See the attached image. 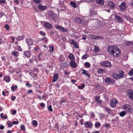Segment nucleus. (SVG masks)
Listing matches in <instances>:
<instances>
[{
    "label": "nucleus",
    "instance_id": "obj_27",
    "mask_svg": "<svg viewBox=\"0 0 133 133\" xmlns=\"http://www.w3.org/2000/svg\"><path fill=\"white\" fill-rule=\"evenodd\" d=\"M94 51L96 53H97L100 51V50L99 49L98 47L97 46H95V49Z\"/></svg>",
    "mask_w": 133,
    "mask_h": 133
},
{
    "label": "nucleus",
    "instance_id": "obj_34",
    "mask_svg": "<svg viewBox=\"0 0 133 133\" xmlns=\"http://www.w3.org/2000/svg\"><path fill=\"white\" fill-rule=\"evenodd\" d=\"M114 103V100H112V101H111V102L110 103V105L111 107L114 108L116 107V105H115V104Z\"/></svg>",
    "mask_w": 133,
    "mask_h": 133
},
{
    "label": "nucleus",
    "instance_id": "obj_45",
    "mask_svg": "<svg viewBox=\"0 0 133 133\" xmlns=\"http://www.w3.org/2000/svg\"><path fill=\"white\" fill-rule=\"evenodd\" d=\"M5 15V16H6V15L5 14L4 12H3L2 11H0V17L1 18L2 16Z\"/></svg>",
    "mask_w": 133,
    "mask_h": 133
},
{
    "label": "nucleus",
    "instance_id": "obj_24",
    "mask_svg": "<svg viewBox=\"0 0 133 133\" xmlns=\"http://www.w3.org/2000/svg\"><path fill=\"white\" fill-rule=\"evenodd\" d=\"M128 94L129 96H130L133 95V90L131 89H129L127 91Z\"/></svg>",
    "mask_w": 133,
    "mask_h": 133
},
{
    "label": "nucleus",
    "instance_id": "obj_1",
    "mask_svg": "<svg viewBox=\"0 0 133 133\" xmlns=\"http://www.w3.org/2000/svg\"><path fill=\"white\" fill-rule=\"evenodd\" d=\"M108 50L110 54L115 57H117L121 54L120 49L116 46L109 45L108 48Z\"/></svg>",
    "mask_w": 133,
    "mask_h": 133
},
{
    "label": "nucleus",
    "instance_id": "obj_18",
    "mask_svg": "<svg viewBox=\"0 0 133 133\" xmlns=\"http://www.w3.org/2000/svg\"><path fill=\"white\" fill-rule=\"evenodd\" d=\"M75 61H71L70 62V66L73 68H75L77 66V63Z\"/></svg>",
    "mask_w": 133,
    "mask_h": 133
},
{
    "label": "nucleus",
    "instance_id": "obj_38",
    "mask_svg": "<svg viewBox=\"0 0 133 133\" xmlns=\"http://www.w3.org/2000/svg\"><path fill=\"white\" fill-rule=\"evenodd\" d=\"M49 51L50 52H52L54 51V48L53 46H49Z\"/></svg>",
    "mask_w": 133,
    "mask_h": 133
},
{
    "label": "nucleus",
    "instance_id": "obj_40",
    "mask_svg": "<svg viewBox=\"0 0 133 133\" xmlns=\"http://www.w3.org/2000/svg\"><path fill=\"white\" fill-rule=\"evenodd\" d=\"M128 74L130 76H132L133 75V69H132L130 70L128 72Z\"/></svg>",
    "mask_w": 133,
    "mask_h": 133
},
{
    "label": "nucleus",
    "instance_id": "obj_26",
    "mask_svg": "<svg viewBox=\"0 0 133 133\" xmlns=\"http://www.w3.org/2000/svg\"><path fill=\"white\" fill-rule=\"evenodd\" d=\"M101 125V124L97 122H96L95 124V126L96 128H99L100 127Z\"/></svg>",
    "mask_w": 133,
    "mask_h": 133
},
{
    "label": "nucleus",
    "instance_id": "obj_42",
    "mask_svg": "<svg viewBox=\"0 0 133 133\" xmlns=\"http://www.w3.org/2000/svg\"><path fill=\"white\" fill-rule=\"evenodd\" d=\"M88 57V55L87 54H85L82 56V59H86Z\"/></svg>",
    "mask_w": 133,
    "mask_h": 133
},
{
    "label": "nucleus",
    "instance_id": "obj_44",
    "mask_svg": "<svg viewBox=\"0 0 133 133\" xmlns=\"http://www.w3.org/2000/svg\"><path fill=\"white\" fill-rule=\"evenodd\" d=\"M39 33L40 35H42L43 36H44L46 35L44 31H41Z\"/></svg>",
    "mask_w": 133,
    "mask_h": 133
},
{
    "label": "nucleus",
    "instance_id": "obj_2",
    "mask_svg": "<svg viewBox=\"0 0 133 133\" xmlns=\"http://www.w3.org/2000/svg\"><path fill=\"white\" fill-rule=\"evenodd\" d=\"M124 75V73L123 71L119 70L118 74L116 73H114L112 74V76L114 78L118 79L123 78Z\"/></svg>",
    "mask_w": 133,
    "mask_h": 133
},
{
    "label": "nucleus",
    "instance_id": "obj_16",
    "mask_svg": "<svg viewBox=\"0 0 133 133\" xmlns=\"http://www.w3.org/2000/svg\"><path fill=\"white\" fill-rule=\"evenodd\" d=\"M38 8L39 9L42 11L45 10L47 8L46 6H43L41 4L38 5Z\"/></svg>",
    "mask_w": 133,
    "mask_h": 133
},
{
    "label": "nucleus",
    "instance_id": "obj_9",
    "mask_svg": "<svg viewBox=\"0 0 133 133\" xmlns=\"http://www.w3.org/2000/svg\"><path fill=\"white\" fill-rule=\"evenodd\" d=\"M34 62L35 63L37 64L38 63V61L36 59L35 57V55H33L32 57L30 59L29 62L31 63H33Z\"/></svg>",
    "mask_w": 133,
    "mask_h": 133
},
{
    "label": "nucleus",
    "instance_id": "obj_28",
    "mask_svg": "<svg viewBox=\"0 0 133 133\" xmlns=\"http://www.w3.org/2000/svg\"><path fill=\"white\" fill-rule=\"evenodd\" d=\"M70 44H73L74 45L76 44L77 43L76 41L73 39H71V40H70Z\"/></svg>",
    "mask_w": 133,
    "mask_h": 133
},
{
    "label": "nucleus",
    "instance_id": "obj_25",
    "mask_svg": "<svg viewBox=\"0 0 133 133\" xmlns=\"http://www.w3.org/2000/svg\"><path fill=\"white\" fill-rule=\"evenodd\" d=\"M84 65L87 68H89L90 67L91 65L89 62H87L84 64Z\"/></svg>",
    "mask_w": 133,
    "mask_h": 133
},
{
    "label": "nucleus",
    "instance_id": "obj_50",
    "mask_svg": "<svg viewBox=\"0 0 133 133\" xmlns=\"http://www.w3.org/2000/svg\"><path fill=\"white\" fill-rule=\"evenodd\" d=\"M42 54L41 53H40L38 56V59L39 60H41V56H42Z\"/></svg>",
    "mask_w": 133,
    "mask_h": 133
},
{
    "label": "nucleus",
    "instance_id": "obj_22",
    "mask_svg": "<svg viewBox=\"0 0 133 133\" xmlns=\"http://www.w3.org/2000/svg\"><path fill=\"white\" fill-rule=\"evenodd\" d=\"M96 2L97 4L102 5H103L104 4V2L103 0H96Z\"/></svg>",
    "mask_w": 133,
    "mask_h": 133
},
{
    "label": "nucleus",
    "instance_id": "obj_57",
    "mask_svg": "<svg viewBox=\"0 0 133 133\" xmlns=\"http://www.w3.org/2000/svg\"><path fill=\"white\" fill-rule=\"evenodd\" d=\"M26 85L28 87H30L31 86V84H30L29 82H28L26 84Z\"/></svg>",
    "mask_w": 133,
    "mask_h": 133
},
{
    "label": "nucleus",
    "instance_id": "obj_7",
    "mask_svg": "<svg viewBox=\"0 0 133 133\" xmlns=\"http://www.w3.org/2000/svg\"><path fill=\"white\" fill-rule=\"evenodd\" d=\"M48 15L49 17L53 19H56L57 17L55 13L51 11H49Z\"/></svg>",
    "mask_w": 133,
    "mask_h": 133
},
{
    "label": "nucleus",
    "instance_id": "obj_10",
    "mask_svg": "<svg viewBox=\"0 0 133 133\" xmlns=\"http://www.w3.org/2000/svg\"><path fill=\"white\" fill-rule=\"evenodd\" d=\"M119 7L122 11H124L126 9V4L124 2L122 3Z\"/></svg>",
    "mask_w": 133,
    "mask_h": 133
},
{
    "label": "nucleus",
    "instance_id": "obj_54",
    "mask_svg": "<svg viewBox=\"0 0 133 133\" xmlns=\"http://www.w3.org/2000/svg\"><path fill=\"white\" fill-rule=\"evenodd\" d=\"M19 123L18 122V121H13L12 122V124L13 125V124H18Z\"/></svg>",
    "mask_w": 133,
    "mask_h": 133
},
{
    "label": "nucleus",
    "instance_id": "obj_8",
    "mask_svg": "<svg viewBox=\"0 0 133 133\" xmlns=\"http://www.w3.org/2000/svg\"><path fill=\"white\" fill-rule=\"evenodd\" d=\"M55 27L56 29L59 30L60 31H62L63 32H66L67 31V29H65L64 28L58 24L56 25Z\"/></svg>",
    "mask_w": 133,
    "mask_h": 133
},
{
    "label": "nucleus",
    "instance_id": "obj_13",
    "mask_svg": "<svg viewBox=\"0 0 133 133\" xmlns=\"http://www.w3.org/2000/svg\"><path fill=\"white\" fill-rule=\"evenodd\" d=\"M43 24L45 27L47 28L50 29L52 28V25L51 24H50L49 22H46L44 23Z\"/></svg>",
    "mask_w": 133,
    "mask_h": 133
},
{
    "label": "nucleus",
    "instance_id": "obj_61",
    "mask_svg": "<svg viewBox=\"0 0 133 133\" xmlns=\"http://www.w3.org/2000/svg\"><path fill=\"white\" fill-rule=\"evenodd\" d=\"M32 90H29L27 92V94H29L30 93L32 92Z\"/></svg>",
    "mask_w": 133,
    "mask_h": 133
},
{
    "label": "nucleus",
    "instance_id": "obj_47",
    "mask_svg": "<svg viewBox=\"0 0 133 133\" xmlns=\"http://www.w3.org/2000/svg\"><path fill=\"white\" fill-rule=\"evenodd\" d=\"M48 110L49 111H53V110L52 109V106L51 105L49 106L48 108Z\"/></svg>",
    "mask_w": 133,
    "mask_h": 133
},
{
    "label": "nucleus",
    "instance_id": "obj_46",
    "mask_svg": "<svg viewBox=\"0 0 133 133\" xmlns=\"http://www.w3.org/2000/svg\"><path fill=\"white\" fill-rule=\"evenodd\" d=\"M66 101V100L65 99H62L60 101L59 104L62 105L63 104V103H65Z\"/></svg>",
    "mask_w": 133,
    "mask_h": 133
},
{
    "label": "nucleus",
    "instance_id": "obj_12",
    "mask_svg": "<svg viewBox=\"0 0 133 133\" xmlns=\"http://www.w3.org/2000/svg\"><path fill=\"white\" fill-rule=\"evenodd\" d=\"M84 125L87 128H92L93 126L92 124L90 122H86L84 123Z\"/></svg>",
    "mask_w": 133,
    "mask_h": 133
},
{
    "label": "nucleus",
    "instance_id": "obj_21",
    "mask_svg": "<svg viewBox=\"0 0 133 133\" xmlns=\"http://www.w3.org/2000/svg\"><path fill=\"white\" fill-rule=\"evenodd\" d=\"M68 57L71 61L75 60V58L74 56L72 54H70L68 56Z\"/></svg>",
    "mask_w": 133,
    "mask_h": 133
},
{
    "label": "nucleus",
    "instance_id": "obj_37",
    "mask_svg": "<svg viewBox=\"0 0 133 133\" xmlns=\"http://www.w3.org/2000/svg\"><path fill=\"white\" fill-rule=\"evenodd\" d=\"M104 109L105 111L107 112L108 113L110 114V112L111 111V109L110 108L107 107L105 108Z\"/></svg>",
    "mask_w": 133,
    "mask_h": 133
},
{
    "label": "nucleus",
    "instance_id": "obj_17",
    "mask_svg": "<svg viewBox=\"0 0 133 133\" xmlns=\"http://www.w3.org/2000/svg\"><path fill=\"white\" fill-rule=\"evenodd\" d=\"M58 78V74L56 73L54 74L53 78L52 80V82L53 83L56 82Z\"/></svg>",
    "mask_w": 133,
    "mask_h": 133
},
{
    "label": "nucleus",
    "instance_id": "obj_62",
    "mask_svg": "<svg viewBox=\"0 0 133 133\" xmlns=\"http://www.w3.org/2000/svg\"><path fill=\"white\" fill-rule=\"evenodd\" d=\"M74 47L75 48H78V44H77V43H76V44H75V45H74Z\"/></svg>",
    "mask_w": 133,
    "mask_h": 133
},
{
    "label": "nucleus",
    "instance_id": "obj_19",
    "mask_svg": "<svg viewBox=\"0 0 133 133\" xmlns=\"http://www.w3.org/2000/svg\"><path fill=\"white\" fill-rule=\"evenodd\" d=\"M108 4L109 6L112 8H114L115 7V5L114 3L111 1H108Z\"/></svg>",
    "mask_w": 133,
    "mask_h": 133
},
{
    "label": "nucleus",
    "instance_id": "obj_15",
    "mask_svg": "<svg viewBox=\"0 0 133 133\" xmlns=\"http://www.w3.org/2000/svg\"><path fill=\"white\" fill-rule=\"evenodd\" d=\"M114 18L117 21V22H123L122 20V18L120 16H119L115 14L114 15Z\"/></svg>",
    "mask_w": 133,
    "mask_h": 133
},
{
    "label": "nucleus",
    "instance_id": "obj_53",
    "mask_svg": "<svg viewBox=\"0 0 133 133\" xmlns=\"http://www.w3.org/2000/svg\"><path fill=\"white\" fill-rule=\"evenodd\" d=\"M100 98V97L99 96H96L95 98V99L96 101H98Z\"/></svg>",
    "mask_w": 133,
    "mask_h": 133
},
{
    "label": "nucleus",
    "instance_id": "obj_32",
    "mask_svg": "<svg viewBox=\"0 0 133 133\" xmlns=\"http://www.w3.org/2000/svg\"><path fill=\"white\" fill-rule=\"evenodd\" d=\"M4 80L6 81L7 82H9L10 81L9 76H6L4 77Z\"/></svg>",
    "mask_w": 133,
    "mask_h": 133
},
{
    "label": "nucleus",
    "instance_id": "obj_35",
    "mask_svg": "<svg viewBox=\"0 0 133 133\" xmlns=\"http://www.w3.org/2000/svg\"><path fill=\"white\" fill-rule=\"evenodd\" d=\"M85 87V85L84 83L81 84V85L78 86V88L81 89H82Z\"/></svg>",
    "mask_w": 133,
    "mask_h": 133
},
{
    "label": "nucleus",
    "instance_id": "obj_58",
    "mask_svg": "<svg viewBox=\"0 0 133 133\" xmlns=\"http://www.w3.org/2000/svg\"><path fill=\"white\" fill-rule=\"evenodd\" d=\"M4 43V41L2 39L0 38V44H2V43Z\"/></svg>",
    "mask_w": 133,
    "mask_h": 133
},
{
    "label": "nucleus",
    "instance_id": "obj_36",
    "mask_svg": "<svg viewBox=\"0 0 133 133\" xmlns=\"http://www.w3.org/2000/svg\"><path fill=\"white\" fill-rule=\"evenodd\" d=\"M70 4L74 8L76 7V3L74 2H71L70 3Z\"/></svg>",
    "mask_w": 133,
    "mask_h": 133
},
{
    "label": "nucleus",
    "instance_id": "obj_4",
    "mask_svg": "<svg viewBox=\"0 0 133 133\" xmlns=\"http://www.w3.org/2000/svg\"><path fill=\"white\" fill-rule=\"evenodd\" d=\"M105 82L108 84L112 85L115 82V81L110 77H107L104 80Z\"/></svg>",
    "mask_w": 133,
    "mask_h": 133
},
{
    "label": "nucleus",
    "instance_id": "obj_60",
    "mask_svg": "<svg viewBox=\"0 0 133 133\" xmlns=\"http://www.w3.org/2000/svg\"><path fill=\"white\" fill-rule=\"evenodd\" d=\"M4 127L2 124L0 125V129L1 130H3L4 129Z\"/></svg>",
    "mask_w": 133,
    "mask_h": 133
},
{
    "label": "nucleus",
    "instance_id": "obj_39",
    "mask_svg": "<svg viewBox=\"0 0 133 133\" xmlns=\"http://www.w3.org/2000/svg\"><path fill=\"white\" fill-rule=\"evenodd\" d=\"M41 40L42 41H44L46 42H47L48 41V39L46 37L41 38Z\"/></svg>",
    "mask_w": 133,
    "mask_h": 133
},
{
    "label": "nucleus",
    "instance_id": "obj_6",
    "mask_svg": "<svg viewBox=\"0 0 133 133\" xmlns=\"http://www.w3.org/2000/svg\"><path fill=\"white\" fill-rule=\"evenodd\" d=\"M75 21L77 24H78L80 25H83L84 24V23L83 20L78 17H76L75 18Z\"/></svg>",
    "mask_w": 133,
    "mask_h": 133
},
{
    "label": "nucleus",
    "instance_id": "obj_5",
    "mask_svg": "<svg viewBox=\"0 0 133 133\" xmlns=\"http://www.w3.org/2000/svg\"><path fill=\"white\" fill-rule=\"evenodd\" d=\"M101 64L102 66L107 68L111 66V63L108 61L101 62Z\"/></svg>",
    "mask_w": 133,
    "mask_h": 133
},
{
    "label": "nucleus",
    "instance_id": "obj_29",
    "mask_svg": "<svg viewBox=\"0 0 133 133\" xmlns=\"http://www.w3.org/2000/svg\"><path fill=\"white\" fill-rule=\"evenodd\" d=\"M125 44L128 46L131 45H132L133 44V42H132L131 41H127L125 42Z\"/></svg>",
    "mask_w": 133,
    "mask_h": 133
},
{
    "label": "nucleus",
    "instance_id": "obj_3",
    "mask_svg": "<svg viewBox=\"0 0 133 133\" xmlns=\"http://www.w3.org/2000/svg\"><path fill=\"white\" fill-rule=\"evenodd\" d=\"M122 108L125 110L127 113H129V114H131L132 112V111L131 110L130 106L127 104H125L123 106Z\"/></svg>",
    "mask_w": 133,
    "mask_h": 133
},
{
    "label": "nucleus",
    "instance_id": "obj_14",
    "mask_svg": "<svg viewBox=\"0 0 133 133\" xmlns=\"http://www.w3.org/2000/svg\"><path fill=\"white\" fill-rule=\"evenodd\" d=\"M23 54L25 56L28 58H30L31 55L30 51L28 50L24 51Z\"/></svg>",
    "mask_w": 133,
    "mask_h": 133
},
{
    "label": "nucleus",
    "instance_id": "obj_20",
    "mask_svg": "<svg viewBox=\"0 0 133 133\" xmlns=\"http://www.w3.org/2000/svg\"><path fill=\"white\" fill-rule=\"evenodd\" d=\"M91 38L92 39H97L100 38L101 39H102V36H96L93 35H91Z\"/></svg>",
    "mask_w": 133,
    "mask_h": 133
},
{
    "label": "nucleus",
    "instance_id": "obj_23",
    "mask_svg": "<svg viewBox=\"0 0 133 133\" xmlns=\"http://www.w3.org/2000/svg\"><path fill=\"white\" fill-rule=\"evenodd\" d=\"M24 37V35H23L22 36H18L16 38V39L18 41H20L23 40Z\"/></svg>",
    "mask_w": 133,
    "mask_h": 133
},
{
    "label": "nucleus",
    "instance_id": "obj_64",
    "mask_svg": "<svg viewBox=\"0 0 133 133\" xmlns=\"http://www.w3.org/2000/svg\"><path fill=\"white\" fill-rule=\"evenodd\" d=\"M40 105L42 107H44L45 106L44 104L43 103H41L40 104Z\"/></svg>",
    "mask_w": 133,
    "mask_h": 133
},
{
    "label": "nucleus",
    "instance_id": "obj_63",
    "mask_svg": "<svg viewBox=\"0 0 133 133\" xmlns=\"http://www.w3.org/2000/svg\"><path fill=\"white\" fill-rule=\"evenodd\" d=\"M16 98L15 96L12 97H11V100L12 101H14Z\"/></svg>",
    "mask_w": 133,
    "mask_h": 133
},
{
    "label": "nucleus",
    "instance_id": "obj_55",
    "mask_svg": "<svg viewBox=\"0 0 133 133\" xmlns=\"http://www.w3.org/2000/svg\"><path fill=\"white\" fill-rule=\"evenodd\" d=\"M114 103L115 104V105H116V104H117L118 103V101L116 99H114Z\"/></svg>",
    "mask_w": 133,
    "mask_h": 133
},
{
    "label": "nucleus",
    "instance_id": "obj_52",
    "mask_svg": "<svg viewBox=\"0 0 133 133\" xmlns=\"http://www.w3.org/2000/svg\"><path fill=\"white\" fill-rule=\"evenodd\" d=\"M17 49L19 51H21L22 50V49L21 48L20 46H18L17 47Z\"/></svg>",
    "mask_w": 133,
    "mask_h": 133
},
{
    "label": "nucleus",
    "instance_id": "obj_33",
    "mask_svg": "<svg viewBox=\"0 0 133 133\" xmlns=\"http://www.w3.org/2000/svg\"><path fill=\"white\" fill-rule=\"evenodd\" d=\"M11 54L14 56L17 57L18 55V52L16 51H13L11 52Z\"/></svg>",
    "mask_w": 133,
    "mask_h": 133
},
{
    "label": "nucleus",
    "instance_id": "obj_51",
    "mask_svg": "<svg viewBox=\"0 0 133 133\" xmlns=\"http://www.w3.org/2000/svg\"><path fill=\"white\" fill-rule=\"evenodd\" d=\"M5 0H0V4H1L2 3L4 4L5 2Z\"/></svg>",
    "mask_w": 133,
    "mask_h": 133
},
{
    "label": "nucleus",
    "instance_id": "obj_31",
    "mask_svg": "<svg viewBox=\"0 0 133 133\" xmlns=\"http://www.w3.org/2000/svg\"><path fill=\"white\" fill-rule=\"evenodd\" d=\"M126 114V112L124 111H122L119 114L120 116L122 117L125 116Z\"/></svg>",
    "mask_w": 133,
    "mask_h": 133
},
{
    "label": "nucleus",
    "instance_id": "obj_43",
    "mask_svg": "<svg viewBox=\"0 0 133 133\" xmlns=\"http://www.w3.org/2000/svg\"><path fill=\"white\" fill-rule=\"evenodd\" d=\"M33 1L35 2V4H39L41 2V0H33Z\"/></svg>",
    "mask_w": 133,
    "mask_h": 133
},
{
    "label": "nucleus",
    "instance_id": "obj_11",
    "mask_svg": "<svg viewBox=\"0 0 133 133\" xmlns=\"http://www.w3.org/2000/svg\"><path fill=\"white\" fill-rule=\"evenodd\" d=\"M25 41L27 43L28 46H30L33 44V41L32 39L30 38H28L25 40Z\"/></svg>",
    "mask_w": 133,
    "mask_h": 133
},
{
    "label": "nucleus",
    "instance_id": "obj_41",
    "mask_svg": "<svg viewBox=\"0 0 133 133\" xmlns=\"http://www.w3.org/2000/svg\"><path fill=\"white\" fill-rule=\"evenodd\" d=\"M33 124L34 126H36L38 125V123L37 121L35 120H33L32 121Z\"/></svg>",
    "mask_w": 133,
    "mask_h": 133
},
{
    "label": "nucleus",
    "instance_id": "obj_49",
    "mask_svg": "<svg viewBox=\"0 0 133 133\" xmlns=\"http://www.w3.org/2000/svg\"><path fill=\"white\" fill-rule=\"evenodd\" d=\"M4 28H6V30L7 31L9 30V26L8 24L6 25L5 26Z\"/></svg>",
    "mask_w": 133,
    "mask_h": 133
},
{
    "label": "nucleus",
    "instance_id": "obj_59",
    "mask_svg": "<svg viewBox=\"0 0 133 133\" xmlns=\"http://www.w3.org/2000/svg\"><path fill=\"white\" fill-rule=\"evenodd\" d=\"M83 40H85L87 39V36L85 35H83L82 37Z\"/></svg>",
    "mask_w": 133,
    "mask_h": 133
},
{
    "label": "nucleus",
    "instance_id": "obj_30",
    "mask_svg": "<svg viewBox=\"0 0 133 133\" xmlns=\"http://www.w3.org/2000/svg\"><path fill=\"white\" fill-rule=\"evenodd\" d=\"M98 73L102 74L104 72V70L103 69L99 68L97 70Z\"/></svg>",
    "mask_w": 133,
    "mask_h": 133
},
{
    "label": "nucleus",
    "instance_id": "obj_48",
    "mask_svg": "<svg viewBox=\"0 0 133 133\" xmlns=\"http://www.w3.org/2000/svg\"><path fill=\"white\" fill-rule=\"evenodd\" d=\"M20 128L23 131H24L25 129V126L24 125H21Z\"/></svg>",
    "mask_w": 133,
    "mask_h": 133
},
{
    "label": "nucleus",
    "instance_id": "obj_56",
    "mask_svg": "<svg viewBox=\"0 0 133 133\" xmlns=\"http://www.w3.org/2000/svg\"><path fill=\"white\" fill-rule=\"evenodd\" d=\"M16 113V111L15 110H12V114L13 115H15Z\"/></svg>",
    "mask_w": 133,
    "mask_h": 133
}]
</instances>
